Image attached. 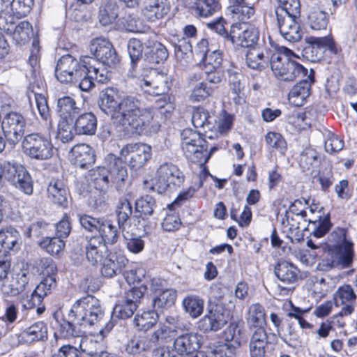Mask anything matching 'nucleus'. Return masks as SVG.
<instances>
[{
	"mask_svg": "<svg viewBox=\"0 0 357 357\" xmlns=\"http://www.w3.org/2000/svg\"><path fill=\"white\" fill-rule=\"evenodd\" d=\"M117 98L116 90L107 88L100 92L98 103L100 109L126 134L151 135L159 130L154 114L149 109H141V101L136 96H126L120 102Z\"/></svg>",
	"mask_w": 357,
	"mask_h": 357,
	"instance_id": "nucleus-1",
	"label": "nucleus"
},
{
	"mask_svg": "<svg viewBox=\"0 0 357 357\" xmlns=\"http://www.w3.org/2000/svg\"><path fill=\"white\" fill-rule=\"evenodd\" d=\"M137 84L144 93L153 96H162L155 101L153 108L141 107V109H149L154 114L153 118L158 122L160 129L161 121L167 118L173 109L170 98L167 95L171 86L167 75L158 74L151 80L149 77L139 78L137 80Z\"/></svg>",
	"mask_w": 357,
	"mask_h": 357,
	"instance_id": "nucleus-2",
	"label": "nucleus"
},
{
	"mask_svg": "<svg viewBox=\"0 0 357 357\" xmlns=\"http://www.w3.org/2000/svg\"><path fill=\"white\" fill-rule=\"evenodd\" d=\"M106 167H98L90 172V182L96 190H106L110 182L123 181L127 177V170L123 162L116 155L108 154L105 158Z\"/></svg>",
	"mask_w": 357,
	"mask_h": 357,
	"instance_id": "nucleus-3",
	"label": "nucleus"
},
{
	"mask_svg": "<svg viewBox=\"0 0 357 357\" xmlns=\"http://www.w3.org/2000/svg\"><path fill=\"white\" fill-rule=\"evenodd\" d=\"M105 315L100 301L92 295L87 294L77 300L68 313L78 326L87 328L98 324Z\"/></svg>",
	"mask_w": 357,
	"mask_h": 357,
	"instance_id": "nucleus-4",
	"label": "nucleus"
},
{
	"mask_svg": "<svg viewBox=\"0 0 357 357\" xmlns=\"http://www.w3.org/2000/svg\"><path fill=\"white\" fill-rule=\"evenodd\" d=\"M347 231L337 227L330 234L327 245L333 264L343 268H349L354 255V243L347 238Z\"/></svg>",
	"mask_w": 357,
	"mask_h": 357,
	"instance_id": "nucleus-5",
	"label": "nucleus"
},
{
	"mask_svg": "<svg viewBox=\"0 0 357 357\" xmlns=\"http://www.w3.org/2000/svg\"><path fill=\"white\" fill-rule=\"evenodd\" d=\"M87 75L86 64L84 56L79 61L70 54L62 56L56 63L55 76L63 84H73L80 89V82Z\"/></svg>",
	"mask_w": 357,
	"mask_h": 357,
	"instance_id": "nucleus-6",
	"label": "nucleus"
},
{
	"mask_svg": "<svg viewBox=\"0 0 357 357\" xmlns=\"http://www.w3.org/2000/svg\"><path fill=\"white\" fill-rule=\"evenodd\" d=\"M183 182L184 174L178 167L172 162H165L158 168L154 183L145 181L144 188L162 194L168 188L174 190L180 187Z\"/></svg>",
	"mask_w": 357,
	"mask_h": 357,
	"instance_id": "nucleus-7",
	"label": "nucleus"
},
{
	"mask_svg": "<svg viewBox=\"0 0 357 357\" xmlns=\"http://www.w3.org/2000/svg\"><path fill=\"white\" fill-rule=\"evenodd\" d=\"M23 152L38 160H48L53 155V144L50 136L38 132L26 135L22 142Z\"/></svg>",
	"mask_w": 357,
	"mask_h": 357,
	"instance_id": "nucleus-8",
	"label": "nucleus"
},
{
	"mask_svg": "<svg viewBox=\"0 0 357 357\" xmlns=\"http://www.w3.org/2000/svg\"><path fill=\"white\" fill-rule=\"evenodd\" d=\"M4 179L24 194L33 193V181L25 167L15 161H6Z\"/></svg>",
	"mask_w": 357,
	"mask_h": 357,
	"instance_id": "nucleus-9",
	"label": "nucleus"
},
{
	"mask_svg": "<svg viewBox=\"0 0 357 357\" xmlns=\"http://www.w3.org/2000/svg\"><path fill=\"white\" fill-rule=\"evenodd\" d=\"M120 155L122 162L123 160L131 169L137 170L151 158V148L142 143L128 144L121 149Z\"/></svg>",
	"mask_w": 357,
	"mask_h": 357,
	"instance_id": "nucleus-10",
	"label": "nucleus"
},
{
	"mask_svg": "<svg viewBox=\"0 0 357 357\" xmlns=\"http://www.w3.org/2000/svg\"><path fill=\"white\" fill-rule=\"evenodd\" d=\"M271 68L275 76L281 81L292 82L297 77L307 75L308 70L296 60L271 59Z\"/></svg>",
	"mask_w": 357,
	"mask_h": 357,
	"instance_id": "nucleus-11",
	"label": "nucleus"
},
{
	"mask_svg": "<svg viewBox=\"0 0 357 357\" xmlns=\"http://www.w3.org/2000/svg\"><path fill=\"white\" fill-rule=\"evenodd\" d=\"M321 48H325L333 54H337L340 50L330 36L310 37L305 40L301 52L302 56L310 62H316L320 59Z\"/></svg>",
	"mask_w": 357,
	"mask_h": 357,
	"instance_id": "nucleus-12",
	"label": "nucleus"
},
{
	"mask_svg": "<svg viewBox=\"0 0 357 357\" xmlns=\"http://www.w3.org/2000/svg\"><path fill=\"white\" fill-rule=\"evenodd\" d=\"M0 30L11 36L17 45L26 44L33 34L32 26L29 22L22 21L17 25L13 15L0 17Z\"/></svg>",
	"mask_w": 357,
	"mask_h": 357,
	"instance_id": "nucleus-13",
	"label": "nucleus"
},
{
	"mask_svg": "<svg viewBox=\"0 0 357 357\" xmlns=\"http://www.w3.org/2000/svg\"><path fill=\"white\" fill-rule=\"evenodd\" d=\"M25 127L26 120L18 112L7 113L1 121V131L10 144L15 145L21 140Z\"/></svg>",
	"mask_w": 357,
	"mask_h": 357,
	"instance_id": "nucleus-14",
	"label": "nucleus"
},
{
	"mask_svg": "<svg viewBox=\"0 0 357 357\" xmlns=\"http://www.w3.org/2000/svg\"><path fill=\"white\" fill-rule=\"evenodd\" d=\"M89 50L94 56L96 63L108 67L116 66L119 62V57L112 44L105 38H96L91 41Z\"/></svg>",
	"mask_w": 357,
	"mask_h": 357,
	"instance_id": "nucleus-15",
	"label": "nucleus"
},
{
	"mask_svg": "<svg viewBox=\"0 0 357 357\" xmlns=\"http://www.w3.org/2000/svg\"><path fill=\"white\" fill-rule=\"evenodd\" d=\"M279 15H275L276 26L281 36L289 43H295L302 38L303 31L296 19L300 15H291L279 10Z\"/></svg>",
	"mask_w": 357,
	"mask_h": 357,
	"instance_id": "nucleus-16",
	"label": "nucleus"
},
{
	"mask_svg": "<svg viewBox=\"0 0 357 357\" xmlns=\"http://www.w3.org/2000/svg\"><path fill=\"white\" fill-rule=\"evenodd\" d=\"M84 63L86 64L87 75L80 82V90L87 92L94 86V80L105 83L109 79L110 75L107 68L102 63H96L93 57L84 56Z\"/></svg>",
	"mask_w": 357,
	"mask_h": 357,
	"instance_id": "nucleus-17",
	"label": "nucleus"
},
{
	"mask_svg": "<svg viewBox=\"0 0 357 357\" xmlns=\"http://www.w3.org/2000/svg\"><path fill=\"white\" fill-rule=\"evenodd\" d=\"M229 316L223 307L215 305L208 309L207 313L199 321L198 328L204 333L216 332L226 325Z\"/></svg>",
	"mask_w": 357,
	"mask_h": 357,
	"instance_id": "nucleus-18",
	"label": "nucleus"
},
{
	"mask_svg": "<svg viewBox=\"0 0 357 357\" xmlns=\"http://www.w3.org/2000/svg\"><path fill=\"white\" fill-rule=\"evenodd\" d=\"M293 86L288 95L289 102L296 107L303 105L310 95L311 84L314 82V71L310 69L307 75Z\"/></svg>",
	"mask_w": 357,
	"mask_h": 357,
	"instance_id": "nucleus-19",
	"label": "nucleus"
},
{
	"mask_svg": "<svg viewBox=\"0 0 357 357\" xmlns=\"http://www.w3.org/2000/svg\"><path fill=\"white\" fill-rule=\"evenodd\" d=\"M202 335L194 332L179 335L174 340V351L178 356L198 352L202 344Z\"/></svg>",
	"mask_w": 357,
	"mask_h": 357,
	"instance_id": "nucleus-20",
	"label": "nucleus"
},
{
	"mask_svg": "<svg viewBox=\"0 0 357 357\" xmlns=\"http://www.w3.org/2000/svg\"><path fill=\"white\" fill-rule=\"evenodd\" d=\"M85 254L87 261L93 266H96L108 255L107 245L102 242V238L86 236L84 239Z\"/></svg>",
	"mask_w": 357,
	"mask_h": 357,
	"instance_id": "nucleus-21",
	"label": "nucleus"
},
{
	"mask_svg": "<svg viewBox=\"0 0 357 357\" xmlns=\"http://www.w3.org/2000/svg\"><path fill=\"white\" fill-rule=\"evenodd\" d=\"M356 301V295L349 284L340 286L334 294V301L336 306L343 305L338 315L343 317L351 314L354 310V304Z\"/></svg>",
	"mask_w": 357,
	"mask_h": 357,
	"instance_id": "nucleus-22",
	"label": "nucleus"
},
{
	"mask_svg": "<svg viewBox=\"0 0 357 357\" xmlns=\"http://www.w3.org/2000/svg\"><path fill=\"white\" fill-rule=\"evenodd\" d=\"M29 273L27 269H21L16 273L10 280L8 277L2 281L1 291L2 294L8 296H15L24 291L29 281Z\"/></svg>",
	"mask_w": 357,
	"mask_h": 357,
	"instance_id": "nucleus-23",
	"label": "nucleus"
},
{
	"mask_svg": "<svg viewBox=\"0 0 357 357\" xmlns=\"http://www.w3.org/2000/svg\"><path fill=\"white\" fill-rule=\"evenodd\" d=\"M47 198L54 204L67 208L70 193L64 182L59 178H52L47 188Z\"/></svg>",
	"mask_w": 357,
	"mask_h": 357,
	"instance_id": "nucleus-24",
	"label": "nucleus"
},
{
	"mask_svg": "<svg viewBox=\"0 0 357 357\" xmlns=\"http://www.w3.org/2000/svg\"><path fill=\"white\" fill-rule=\"evenodd\" d=\"M127 263L128 259L124 255L109 252L99 264L102 265V275L106 278H112L119 274Z\"/></svg>",
	"mask_w": 357,
	"mask_h": 357,
	"instance_id": "nucleus-25",
	"label": "nucleus"
},
{
	"mask_svg": "<svg viewBox=\"0 0 357 357\" xmlns=\"http://www.w3.org/2000/svg\"><path fill=\"white\" fill-rule=\"evenodd\" d=\"M170 8L168 0H148L142 13L147 21L155 22L164 18L169 13Z\"/></svg>",
	"mask_w": 357,
	"mask_h": 357,
	"instance_id": "nucleus-26",
	"label": "nucleus"
},
{
	"mask_svg": "<svg viewBox=\"0 0 357 357\" xmlns=\"http://www.w3.org/2000/svg\"><path fill=\"white\" fill-rule=\"evenodd\" d=\"M71 153L75 165L82 169L89 168L96 161L93 149L86 144L75 145L71 149Z\"/></svg>",
	"mask_w": 357,
	"mask_h": 357,
	"instance_id": "nucleus-27",
	"label": "nucleus"
},
{
	"mask_svg": "<svg viewBox=\"0 0 357 357\" xmlns=\"http://www.w3.org/2000/svg\"><path fill=\"white\" fill-rule=\"evenodd\" d=\"M266 50L259 46L253 47L248 50L245 54V63L248 68L261 71L271 64L269 56Z\"/></svg>",
	"mask_w": 357,
	"mask_h": 357,
	"instance_id": "nucleus-28",
	"label": "nucleus"
},
{
	"mask_svg": "<svg viewBox=\"0 0 357 357\" xmlns=\"http://www.w3.org/2000/svg\"><path fill=\"white\" fill-rule=\"evenodd\" d=\"M208 43L206 39H202L197 43V48L202 55L203 61L206 68L219 69L222 62V54L219 50L212 49L208 46Z\"/></svg>",
	"mask_w": 357,
	"mask_h": 357,
	"instance_id": "nucleus-29",
	"label": "nucleus"
},
{
	"mask_svg": "<svg viewBox=\"0 0 357 357\" xmlns=\"http://www.w3.org/2000/svg\"><path fill=\"white\" fill-rule=\"evenodd\" d=\"M268 343V335L265 328H255L249 342L250 357H265Z\"/></svg>",
	"mask_w": 357,
	"mask_h": 357,
	"instance_id": "nucleus-30",
	"label": "nucleus"
},
{
	"mask_svg": "<svg viewBox=\"0 0 357 357\" xmlns=\"http://www.w3.org/2000/svg\"><path fill=\"white\" fill-rule=\"evenodd\" d=\"M274 273L281 282L291 284L298 280L300 271L293 264L283 261L275 266Z\"/></svg>",
	"mask_w": 357,
	"mask_h": 357,
	"instance_id": "nucleus-31",
	"label": "nucleus"
},
{
	"mask_svg": "<svg viewBox=\"0 0 357 357\" xmlns=\"http://www.w3.org/2000/svg\"><path fill=\"white\" fill-rule=\"evenodd\" d=\"M181 149L188 161L192 163H197L200 165L206 164L208 160V158H204V151L208 148L207 142L205 143H197L193 144L181 145Z\"/></svg>",
	"mask_w": 357,
	"mask_h": 357,
	"instance_id": "nucleus-32",
	"label": "nucleus"
},
{
	"mask_svg": "<svg viewBox=\"0 0 357 357\" xmlns=\"http://www.w3.org/2000/svg\"><path fill=\"white\" fill-rule=\"evenodd\" d=\"M226 21L220 17L207 24V26L212 31L217 33L225 43L234 45L236 42V31H239L240 26L234 24L231 26L230 31L228 32L225 28Z\"/></svg>",
	"mask_w": 357,
	"mask_h": 357,
	"instance_id": "nucleus-33",
	"label": "nucleus"
},
{
	"mask_svg": "<svg viewBox=\"0 0 357 357\" xmlns=\"http://www.w3.org/2000/svg\"><path fill=\"white\" fill-rule=\"evenodd\" d=\"M74 123L77 135H93L96 133L97 119L92 112L80 114Z\"/></svg>",
	"mask_w": 357,
	"mask_h": 357,
	"instance_id": "nucleus-34",
	"label": "nucleus"
},
{
	"mask_svg": "<svg viewBox=\"0 0 357 357\" xmlns=\"http://www.w3.org/2000/svg\"><path fill=\"white\" fill-rule=\"evenodd\" d=\"M20 238L19 232L13 227H8L0 230V252L8 255L11 257L15 247Z\"/></svg>",
	"mask_w": 357,
	"mask_h": 357,
	"instance_id": "nucleus-35",
	"label": "nucleus"
},
{
	"mask_svg": "<svg viewBox=\"0 0 357 357\" xmlns=\"http://www.w3.org/2000/svg\"><path fill=\"white\" fill-rule=\"evenodd\" d=\"M216 119L214 115L203 107L196 108L192 115V123L195 128L202 129L204 132L211 131L215 128Z\"/></svg>",
	"mask_w": 357,
	"mask_h": 357,
	"instance_id": "nucleus-36",
	"label": "nucleus"
},
{
	"mask_svg": "<svg viewBox=\"0 0 357 357\" xmlns=\"http://www.w3.org/2000/svg\"><path fill=\"white\" fill-rule=\"evenodd\" d=\"M119 16V6L113 0H102L98 13V20L101 25L112 24Z\"/></svg>",
	"mask_w": 357,
	"mask_h": 357,
	"instance_id": "nucleus-37",
	"label": "nucleus"
},
{
	"mask_svg": "<svg viewBox=\"0 0 357 357\" xmlns=\"http://www.w3.org/2000/svg\"><path fill=\"white\" fill-rule=\"evenodd\" d=\"M72 320V319H70ZM77 324L73 321L61 320L56 321V330L54 333L56 340L68 339L73 337L81 336L82 331L81 326H77Z\"/></svg>",
	"mask_w": 357,
	"mask_h": 357,
	"instance_id": "nucleus-38",
	"label": "nucleus"
},
{
	"mask_svg": "<svg viewBox=\"0 0 357 357\" xmlns=\"http://www.w3.org/2000/svg\"><path fill=\"white\" fill-rule=\"evenodd\" d=\"M240 30L241 31L240 33H236V38L237 40L235 43H237L241 47H248V49L257 47V42L259 39V29L253 26L248 25L245 29H242L240 27Z\"/></svg>",
	"mask_w": 357,
	"mask_h": 357,
	"instance_id": "nucleus-39",
	"label": "nucleus"
},
{
	"mask_svg": "<svg viewBox=\"0 0 357 357\" xmlns=\"http://www.w3.org/2000/svg\"><path fill=\"white\" fill-rule=\"evenodd\" d=\"M93 236L102 238V242L105 245H113L118 241L120 233L117 227L114 225L111 220L104 219L101 228L98 231V234Z\"/></svg>",
	"mask_w": 357,
	"mask_h": 357,
	"instance_id": "nucleus-40",
	"label": "nucleus"
},
{
	"mask_svg": "<svg viewBox=\"0 0 357 357\" xmlns=\"http://www.w3.org/2000/svg\"><path fill=\"white\" fill-rule=\"evenodd\" d=\"M177 292L175 289H165L153 298V307L158 312H162L174 304Z\"/></svg>",
	"mask_w": 357,
	"mask_h": 357,
	"instance_id": "nucleus-41",
	"label": "nucleus"
},
{
	"mask_svg": "<svg viewBox=\"0 0 357 357\" xmlns=\"http://www.w3.org/2000/svg\"><path fill=\"white\" fill-rule=\"evenodd\" d=\"M321 160L319 153L313 149H305L301 153L299 165L303 172L313 174L319 166Z\"/></svg>",
	"mask_w": 357,
	"mask_h": 357,
	"instance_id": "nucleus-42",
	"label": "nucleus"
},
{
	"mask_svg": "<svg viewBox=\"0 0 357 357\" xmlns=\"http://www.w3.org/2000/svg\"><path fill=\"white\" fill-rule=\"evenodd\" d=\"M116 214L117 217L118 227L124 231L126 226L130 225V219L132 214V205L127 197L119 199L116 206Z\"/></svg>",
	"mask_w": 357,
	"mask_h": 357,
	"instance_id": "nucleus-43",
	"label": "nucleus"
},
{
	"mask_svg": "<svg viewBox=\"0 0 357 357\" xmlns=\"http://www.w3.org/2000/svg\"><path fill=\"white\" fill-rule=\"evenodd\" d=\"M79 110L75 100L70 96H63L57 100V111L61 119H74Z\"/></svg>",
	"mask_w": 357,
	"mask_h": 357,
	"instance_id": "nucleus-44",
	"label": "nucleus"
},
{
	"mask_svg": "<svg viewBox=\"0 0 357 357\" xmlns=\"http://www.w3.org/2000/svg\"><path fill=\"white\" fill-rule=\"evenodd\" d=\"M182 305L185 312L195 319L203 313L204 301L198 296L190 295L183 298Z\"/></svg>",
	"mask_w": 357,
	"mask_h": 357,
	"instance_id": "nucleus-45",
	"label": "nucleus"
},
{
	"mask_svg": "<svg viewBox=\"0 0 357 357\" xmlns=\"http://www.w3.org/2000/svg\"><path fill=\"white\" fill-rule=\"evenodd\" d=\"M159 312L154 308L137 314L134 318V324L140 331H147L152 328L158 321Z\"/></svg>",
	"mask_w": 357,
	"mask_h": 357,
	"instance_id": "nucleus-46",
	"label": "nucleus"
},
{
	"mask_svg": "<svg viewBox=\"0 0 357 357\" xmlns=\"http://www.w3.org/2000/svg\"><path fill=\"white\" fill-rule=\"evenodd\" d=\"M248 324L256 328H264L266 324L265 310L259 303H255L248 309Z\"/></svg>",
	"mask_w": 357,
	"mask_h": 357,
	"instance_id": "nucleus-47",
	"label": "nucleus"
},
{
	"mask_svg": "<svg viewBox=\"0 0 357 357\" xmlns=\"http://www.w3.org/2000/svg\"><path fill=\"white\" fill-rule=\"evenodd\" d=\"M322 135L324 139V149L326 152L333 155L343 149L344 142L340 137L327 129L324 130Z\"/></svg>",
	"mask_w": 357,
	"mask_h": 357,
	"instance_id": "nucleus-48",
	"label": "nucleus"
},
{
	"mask_svg": "<svg viewBox=\"0 0 357 357\" xmlns=\"http://www.w3.org/2000/svg\"><path fill=\"white\" fill-rule=\"evenodd\" d=\"M244 324L243 320L231 321L225 331V340L227 342H234L235 344L240 345L244 337Z\"/></svg>",
	"mask_w": 357,
	"mask_h": 357,
	"instance_id": "nucleus-49",
	"label": "nucleus"
},
{
	"mask_svg": "<svg viewBox=\"0 0 357 357\" xmlns=\"http://www.w3.org/2000/svg\"><path fill=\"white\" fill-rule=\"evenodd\" d=\"M264 139L268 149L278 151L282 155H284L287 149V144L280 133L269 131L265 135Z\"/></svg>",
	"mask_w": 357,
	"mask_h": 357,
	"instance_id": "nucleus-50",
	"label": "nucleus"
},
{
	"mask_svg": "<svg viewBox=\"0 0 357 357\" xmlns=\"http://www.w3.org/2000/svg\"><path fill=\"white\" fill-rule=\"evenodd\" d=\"M26 341H44L47 339V327L43 321L32 324L24 332Z\"/></svg>",
	"mask_w": 357,
	"mask_h": 357,
	"instance_id": "nucleus-51",
	"label": "nucleus"
},
{
	"mask_svg": "<svg viewBox=\"0 0 357 357\" xmlns=\"http://www.w3.org/2000/svg\"><path fill=\"white\" fill-rule=\"evenodd\" d=\"M151 347L148 340V335L134 337L126 344V351L129 355H137L149 351Z\"/></svg>",
	"mask_w": 357,
	"mask_h": 357,
	"instance_id": "nucleus-52",
	"label": "nucleus"
},
{
	"mask_svg": "<svg viewBox=\"0 0 357 357\" xmlns=\"http://www.w3.org/2000/svg\"><path fill=\"white\" fill-rule=\"evenodd\" d=\"M75 134L74 119H61L58 123L57 138L66 143L72 141Z\"/></svg>",
	"mask_w": 357,
	"mask_h": 357,
	"instance_id": "nucleus-53",
	"label": "nucleus"
},
{
	"mask_svg": "<svg viewBox=\"0 0 357 357\" xmlns=\"http://www.w3.org/2000/svg\"><path fill=\"white\" fill-rule=\"evenodd\" d=\"M197 14L203 17L213 15L220 9L218 0H195Z\"/></svg>",
	"mask_w": 357,
	"mask_h": 357,
	"instance_id": "nucleus-54",
	"label": "nucleus"
},
{
	"mask_svg": "<svg viewBox=\"0 0 357 357\" xmlns=\"http://www.w3.org/2000/svg\"><path fill=\"white\" fill-rule=\"evenodd\" d=\"M40 248L52 256H58L65 247V242L59 237H45L39 243Z\"/></svg>",
	"mask_w": 357,
	"mask_h": 357,
	"instance_id": "nucleus-55",
	"label": "nucleus"
},
{
	"mask_svg": "<svg viewBox=\"0 0 357 357\" xmlns=\"http://www.w3.org/2000/svg\"><path fill=\"white\" fill-rule=\"evenodd\" d=\"M34 5V0H13L10 1V10L13 17L20 19L30 13Z\"/></svg>",
	"mask_w": 357,
	"mask_h": 357,
	"instance_id": "nucleus-56",
	"label": "nucleus"
},
{
	"mask_svg": "<svg viewBox=\"0 0 357 357\" xmlns=\"http://www.w3.org/2000/svg\"><path fill=\"white\" fill-rule=\"evenodd\" d=\"M155 207L154 198L149 195L142 197L135 202V211L139 213L143 218L151 215Z\"/></svg>",
	"mask_w": 357,
	"mask_h": 357,
	"instance_id": "nucleus-57",
	"label": "nucleus"
},
{
	"mask_svg": "<svg viewBox=\"0 0 357 357\" xmlns=\"http://www.w3.org/2000/svg\"><path fill=\"white\" fill-rule=\"evenodd\" d=\"M214 87L207 82L197 84L190 95V100L194 102H200L213 95Z\"/></svg>",
	"mask_w": 357,
	"mask_h": 357,
	"instance_id": "nucleus-58",
	"label": "nucleus"
},
{
	"mask_svg": "<svg viewBox=\"0 0 357 357\" xmlns=\"http://www.w3.org/2000/svg\"><path fill=\"white\" fill-rule=\"evenodd\" d=\"M310 223L314 226L311 234L317 238L324 236L332 227L330 215L328 214L324 218L319 216L318 220L310 221Z\"/></svg>",
	"mask_w": 357,
	"mask_h": 357,
	"instance_id": "nucleus-59",
	"label": "nucleus"
},
{
	"mask_svg": "<svg viewBox=\"0 0 357 357\" xmlns=\"http://www.w3.org/2000/svg\"><path fill=\"white\" fill-rule=\"evenodd\" d=\"M137 309L136 304L132 305L122 299L114 306L113 315L121 319H128L133 315Z\"/></svg>",
	"mask_w": 357,
	"mask_h": 357,
	"instance_id": "nucleus-60",
	"label": "nucleus"
},
{
	"mask_svg": "<svg viewBox=\"0 0 357 357\" xmlns=\"http://www.w3.org/2000/svg\"><path fill=\"white\" fill-rule=\"evenodd\" d=\"M172 330L165 325H160L159 328L154 331L151 335H148V340L151 348L158 344H162L169 339Z\"/></svg>",
	"mask_w": 357,
	"mask_h": 357,
	"instance_id": "nucleus-61",
	"label": "nucleus"
},
{
	"mask_svg": "<svg viewBox=\"0 0 357 357\" xmlns=\"http://www.w3.org/2000/svg\"><path fill=\"white\" fill-rule=\"evenodd\" d=\"M308 20L310 27L314 30L325 29L328 24L326 13L319 10L311 11Z\"/></svg>",
	"mask_w": 357,
	"mask_h": 357,
	"instance_id": "nucleus-62",
	"label": "nucleus"
},
{
	"mask_svg": "<svg viewBox=\"0 0 357 357\" xmlns=\"http://www.w3.org/2000/svg\"><path fill=\"white\" fill-rule=\"evenodd\" d=\"M229 9L233 13L234 17L243 23L255 14L254 8L247 5L246 3L238 6H229Z\"/></svg>",
	"mask_w": 357,
	"mask_h": 357,
	"instance_id": "nucleus-63",
	"label": "nucleus"
},
{
	"mask_svg": "<svg viewBox=\"0 0 357 357\" xmlns=\"http://www.w3.org/2000/svg\"><path fill=\"white\" fill-rule=\"evenodd\" d=\"M56 287V281L53 275H47L44 278L36 287L35 291L38 294L39 298H45L50 294Z\"/></svg>",
	"mask_w": 357,
	"mask_h": 357,
	"instance_id": "nucleus-64",
	"label": "nucleus"
}]
</instances>
